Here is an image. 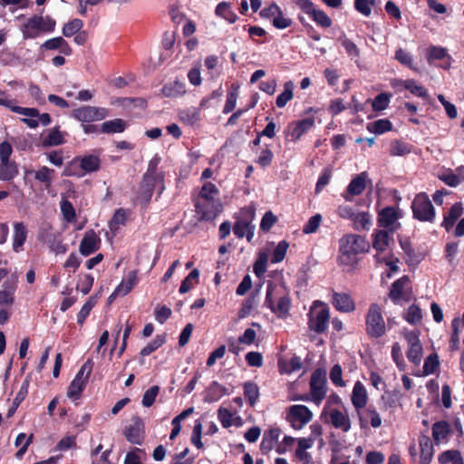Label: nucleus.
Here are the masks:
<instances>
[{
	"label": "nucleus",
	"instance_id": "8",
	"mask_svg": "<svg viewBox=\"0 0 464 464\" xmlns=\"http://www.w3.org/2000/svg\"><path fill=\"white\" fill-rule=\"evenodd\" d=\"M402 335L407 342L406 356L411 363L419 366L423 358V347L420 341V333L412 330H402Z\"/></svg>",
	"mask_w": 464,
	"mask_h": 464
},
{
	"label": "nucleus",
	"instance_id": "37",
	"mask_svg": "<svg viewBox=\"0 0 464 464\" xmlns=\"http://www.w3.org/2000/svg\"><path fill=\"white\" fill-rule=\"evenodd\" d=\"M361 414L364 417L363 425L361 424V428H366L368 422L372 428H379L382 425L381 416L373 407L361 411Z\"/></svg>",
	"mask_w": 464,
	"mask_h": 464
},
{
	"label": "nucleus",
	"instance_id": "20",
	"mask_svg": "<svg viewBox=\"0 0 464 464\" xmlns=\"http://www.w3.org/2000/svg\"><path fill=\"white\" fill-rule=\"evenodd\" d=\"M352 402L357 411L360 424L363 425L364 417L361 414V411L363 410L367 403V392L361 382H356L353 386Z\"/></svg>",
	"mask_w": 464,
	"mask_h": 464
},
{
	"label": "nucleus",
	"instance_id": "19",
	"mask_svg": "<svg viewBox=\"0 0 464 464\" xmlns=\"http://www.w3.org/2000/svg\"><path fill=\"white\" fill-rule=\"evenodd\" d=\"M367 177L368 174L366 172H362L351 180L346 190L342 194L345 201L351 202L354 196L361 195L363 192L366 187Z\"/></svg>",
	"mask_w": 464,
	"mask_h": 464
},
{
	"label": "nucleus",
	"instance_id": "41",
	"mask_svg": "<svg viewBox=\"0 0 464 464\" xmlns=\"http://www.w3.org/2000/svg\"><path fill=\"white\" fill-rule=\"evenodd\" d=\"M60 208L63 214V219L68 223H73L76 221V211L72 204L67 198H63L60 202Z\"/></svg>",
	"mask_w": 464,
	"mask_h": 464
},
{
	"label": "nucleus",
	"instance_id": "4",
	"mask_svg": "<svg viewBox=\"0 0 464 464\" xmlns=\"http://www.w3.org/2000/svg\"><path fill=\"white\" fill-rule=\"evenodd\" d=\"M55 25L56 22L51 16L34 14L22 25L21 32L24 40L35 39L42 34L53 33Z\"/></svg>",
	"mask_w": 464,
	"mask_h": 464
},
{
	"label": "nucleus",
	"instance_id": "28",
	"mask_svg": "<svg viewBox=\"0 0 464 464\" xmlns=\"http://www.w3.org/2000/svg\"><path fill=\"white\" fill-rule=\"evenodd\" d=\"M419 445L420 449V464H430L434 454L431 440L426 435H421L419 438Z\"/></svg>",
	"mask_w": 464,
	"mask_h": 464
},
{
	"label": "nucleus",
	"instance_id": "56",
	"mask_svg": "<svg viewBox=\"0 0 464 464\" xmlns=\"http://www.w3.org/2000/svg\"><path fill=\"white\" fill-rule=\"evenodd\" d=\"M83 27V22L81 19L74 18L65 24L63 28V34L65 37H71L76 34Z\"/></svg>",
	"mask_w": 464,
	"mask_h": 464
},
{
	"label": "nucleus",
	"instance_id": "2",
	"mask_svg": "<svg viewBox=\"0 0 464 464\" xmlns=\"http://www.w3.org/2000/svg\"><path fill=\"white\" fill-rule=\"evenodd\" d=\"M370 244L365 237L356 234L344 235L339 240V263L343 266H353L357 262L359 254L369 250Z\"/></svg>",
	"mask_w": 464,
	"mask_h": 464
},
{
	"label": "nucleus",
	"instance_id": "47",
	"mask_svg": "<svg viewBox=\"0 0 464 464\" xmlns=\"http://www.w3.org/2000/svg\"><path fill=\"white\" fill-rule=\"evenodd\" d=\"M302 367L301 358L293 356L289 361H279V368L282 372L292 373L299 371Z\"/></svg>",
	"mask_w": 464,
	"mask_h": 464
},
{
	"label": "nucleus",
	"instance_id": "49",
	"mask_svg": "<svg viewBox=\"0 0 464 464\" xmlns=\"http://www.w3.org/2000/svg\"><path fill=\"white\" fill-rule=\"evenodd\" d=\"M86 381L72 380L67 390V396L72 400L80 399L82 392L86 387Z\"/></svg>",
	"mask_w": 464,
	"mask_h": 464
},
{
	"label": "nucleus",
	"instance_id": "32",
	"mask_svg": "<svg viewBox=\"0 0 464 464\" xmlns=\"http://www.w3.org/2000/svg\"><path fill=\"white\" fill-rule=\"evenodd\" d=\"M312 20L323 28H329L332 25V19L322 10L313 5L306 12Z\"/></svg>",
	"mask_w": 464,
	"mask_h": 464
},
{
	"label": "nucleus",
	"instance_id": "34",
	"mask_svg": "<svg viewBox=\"0 0 464 464\" xmlns=\"http://www.w3.org/2000/svg\"><path fill=\"white\" fill-rule=\"evenodd\" d=\"M462 212L463 208L461 203L457 202L452 205L447 215L444 217L442 227H444L447 231H450L453 227L455 222L462 215Z\"/></svg>",
	"mask_w": 464,
	"mask_h": 464
},
{
	"label": "nucleus",
	"instance_id": "36",
	"mask_svg": "<svg viewBox=\"0 0 464 464\" xmlns=\"http://www.w3.org/2000/svg\"><path fill=\"white\" fill-rule=\"evenodd\" d=\"M127 124L125 121L122 119H114L111 121H104L101 125L100 131L102 133L112 134V133H121L125 130Z\"/></svg>",
	"mask_w": 464,
	"mask_h": 464
},
{
	"label": "nucleus",
	"instance_id": "1",
	"mask_svg": "<svg viewBox=\"0 0 464 464\" xmlns=\"http://www.w3.org/2000/svg\"><path fill=\"white\" fill-rule=\"evenodd\" d=\"M160 161L161 158L155 154L149 161L147 170L140 184L137 198L144 206L150 203L155 188H159V194L164 190L165 175L159 170Z\"/></svg>",
	"mask_w": 464,
	"mask_h": 464
},
{
	"label": "nucleus",
	"instance_id": "9",
	"mask_svg": "<svg viewBox=\"0 0 464 464\" xmlns=\"http://www.w3.org/2000/svg\"><path fill=\"white\" fill-rule=\"evenodd\" d=\"M205 220L215 218L223 210V205L218 197L217 187L208 182L205 183Z\"/></svg>",
	"mask_w": 464,
	"mask_h": 464
},
{
	"label": "nucleus",
	"instance_id": "48",
	"mask_svg": "<svg viewBox=\"0 0 464 464\" xmlns=\"http://www.w3.org/2000/svg\"><path fill=\"white\" fill-rule=\"evenodd\" d=\"M184 83L175 81L172 83L166 84L162 88V92L166 97H178L185 93Z\"/></svg>",
	"mask_w": 464,
	"mask_h": 464
},
{
	"label": "nucleus",
	"instance_id": "27",
	"mask_svg": "<svg viewBox=\"0 0 464 464\" xmlns=\"http://www.w3.org/2000/svg\"><path fill=\"white\" fill-rule=\"evenodd\" d=\"M27 228L23 222H15L14 224V235H13V250L16 253L23 250L27 238Z\"/></svg>",
	"mask_w": 464,
	"mask_h": 464
},
{
	"label": "nucleus",
	"instance_id": "51",
	"mask_svg": "<svg viewBox=\"0 0 464 464\" xmlns=\"http://www.w3.org/2000/svg\"><path fill=\"white\" fill-rule=\"evenodd\" d=\"M199 271L198 269H193L181 282L179 286V293L185 294L188 292L195 284L198 283Z\"/></svg>",
	"mask_w": 464,
	"mask_h": 464
},
{
	"label": "nucleus",
	"instance_id": "14",
	"mask_svg": "<svg viewBox=\"0 0 464 464\" xmlns=\"http://www.w3.org/2000/svg\"><path fill=\"white\" fill-rule=\"evenodd\" d=\"M311 400L320 405L326 394L325 374L319 370L313 372L310 381Z\"/></svg>",
	"mask_w": 464,
	"mask_h": 464
},
{
	"label": "nucleus",
	"instance_id": "21",
	"mask_svg": "<svg viewBox=\"0 0 464 464\" xmlns=\"http://www.w3.org/2000/svg\"><path fill=\"white\" fill-rule=\"evenodd\" d=\"M101 246V238L96 235L93 229L88 230L82 237L79 251L83 256H88L97 250Z\"/></svg>",
	"mask_w": 464,
	"mask_h": 464
},
{
	"label": "nucleus",
	"instance_id": "44",
	"mask_svg": "<svg viewBox=\"0 0 464 464\" xmlns=\"http://www.w3.org/2000/svg\"><path fill=\"white\" fill-rule=\"evenodd\" d=\"M439 461L440 464H464L461 454L457 450H450L442 452L439 456Z\"/></svg>",
	"mask_w": 464,
	"mask_h": 464
},
{
	"label": "nucleus",
	"instance_id": "24",
	"mask_svg": "<svg viewBox=\"0 0 464 464\" xmlns=\"http://www.w3.org/2000/svg\"><path fill=\"white\" fill-rule=\"evenodd\" d=\"M332 303L334 306L342 313H351L355 309V304L350 295L346 293L332 294Z\"/></svg>",
	"mask_w": 464,
	"mask_h": 464
},
{
	"label": "nucleus",
	"instance_id": "57",
	"mask_svg": "<svg viewBox=\"0 0 464 464\" xmlns=\"http://www.w3.org/2000/svg\"><path fill=\"white\" fill-rule=\"evenodd\" d=\"M403 88L410 91L413 95L426 98L428 96L427 91L421 85L417 84L414 80H405V82H401Z\"/></svg>",
	"mask_w": 464,
	"mask_h": 464
},
{
	"label": "nucleus",
	"instance_id": "3",
	"mask_svg": "<svg viewBox=\"0 0 464 464\" xmlns=\"http://www.w3.org/2000/svg\"><path fill=\"white\" fill-rule=\"evenodd\" d=\"M265 304L279 318L289 314L290 292L283 284H269L266 288Z\"/></svg>",
	"mask_w": 464,
	"mask_h": 464
},
{
	"label": "nucleus",
	"instance_id": "45",
	"mask_svg": "<svg viewBox=\"0 0 464 464\" xmlns=\"http://www.w3.org/2000/svg\"><path fill=\"white\" fill-rule=\"evenodd\" d=\"M227 392V388L214 382L208 389L205 401L213 402L221 399Z\"/></svg>",
	"mask_w": 464,
	"mask_h": 464
},
{
	"label": "nucleus",
	"instance_id": "22",
	"mask_svg": "<svg viewBox=\"0 0 464 464\" xmlns=\"http://www.w3.org/2000/svg\"><path fill=\"white\" fill-rule=\"evenodd\" d=\"M392 243V233L384 230L377 231L374 234L372 247L380 257L390 256V246Z\"/></svg>",
	"mask_w": 464,
	"mask_h": 464
},
{
	"label": "nucleus",
	"instance_id": "6",
	"mask_svg": "<svg viewBox=\"0 0 464 464\" xmlns=\"http://www.w3.org/2000/svg\"><path fill=\"white\" fill-rule=\"evenodd\" d=\"M308 326L311 331L317 334L324 333L329 324V309L319 301L314 302L308 314Z\"/></svg>",
	"mask_w": 464,
	"mask_h": 464
},
{
	"label": "nucleus",
	"instance_id": "17",
	"mask_svg": "<svg viewBox=\"0 0 464 464\" xmlns=\"http://www.w3.org/2000/svg\"><path fill=\"white\" fill-rule=\"evenodd\" d=\"M314 126V118L308 117L297 121H294L289 124L287 129V137L291 139L292 141H297L301 139V137L310 130Z\"/></svg>",
	"mask_w": 464,
	"mask_h": 464
},
{
	"label": "nucleus",
	"instance_id": "53",
	"mask_svg": "<svg viewBox=\"0 0 464 464\" xmlns=\"http://www.w3.org/2000/svg\"><path fill=\"white\" fill-rule=\"evenodd\" d=\"M244 395L251 406H254L259 397V389L252 382H247L244 385Z\"/></svg>",
	"mask_w": 464,
	"mask_h": 464
},
{
	"label": "nucleus",
	"instance_id": "13",
	"mask_svg": "<svg viewBox=\"0 0 464 464\" xmlns=\"http://www.w3.org/2000/svg\"><path fill=\"white\" fill-rule=\"evenodd\" d=\"M72 116L82 124L102 121L108 116V110L94 106H82L72 111Z\"/></svg>",
	"mask_w": 464,
	"mask_h": 464
},
{
	"label": "nucleus",
	"instance_id": "62",
	"mask_svg": "<svg viewBox=\"0 0 464 464\" xmlns=\"http://www.w3.org/2000/svg\"><path fill=\"white\" fill-rule=\"evenodd\" d=\"M374 5V0H355L354 8L362 15L368 17L372 14V7Z\"/></svg>",
	"mask_w": 464,
	"mask_h": 464
},
{
	"label": "nucleus",
	"instance_id": "43",
	"mask_svg": "<svg viewBox=\"0 0 464 464\" xmlns=\"http://www.w3.org/2000/svg\"><path fill=\"white\" fill-rule=\"evenodd\" d=\"M216 14L224 18L230 24L237 21V15L232 11L230 5L227 2H221L216 7Z\"/></svg>",
	"mask_w": 464,
	"mask_h": 464
},
{
	"label": "nucleus",
	"instance_id": "63",
	"mask_svg": "<svg viewBox=\"0 0 464 464\" xmlns=\"http://www.w3.org/2000/svg\"><path fill=\"white\" fill-rule=\"evenodd\" d=\"M238 96L237 87H232V89L228 92L227 95L226 103L223 109L224 113H228L232 111L237 104V100Z\"/></svg>",
	"mask_w": 464,
	"mask_h": 464
},
{
	"label": "nucleus",
	"instance_id": "31",
	"mask_svg": "<svg viewBox=\"0 0 464 464\" xmlns=\"http://www.w3.org/2000/svg\"><path fill=\"white\" fill-rule=\"evenodd\" d=\"M202 106H203V100L200 101V102H199V108H188V109L181 111L179 112L180 120L183 122H185L190 126H195V125L199 126V122L201 120L200 108Z\"/></svg>",
	"mask_w": 464,
	"mask_h": 464
},
{
	"label": "nucleus",
	"instance_id": "5",
	"mask_svg": "<svg viewBox=\"0 0 464 464\" xmlns=\"http://www.w3.org/2000/svg\"><path fill=\"white\" fill-rule=\"evenodd\" d=\"M365 329L372 338H380L386 333V324L382 308L377 304H372L365 316Z\"/></svg>",
	"mask_w": 464,
	"mask_h": 464
},
{
	"label": "nucleus",
	"instance_id": "60",
	"mask_svg": "<svg viewBox=\"0 0 464 464\" xmlns=\"http://www.w3.org/2000/svg\"><path fill=\"white\" fill-rule=\"evenodd\" d=\"M94 278L90 274H85L80 276L79 281L76 285V289L81 291L83 295H87L90 293L92 285H93Z\"/></svg>",
	"mask_w": 464,
	"mask_h": 464
},
{
	"label": "nucleus",
	"instance_id": "39",
	"mask_svg": "<svg viewBox=\"0 0 464 464\" xmlns=\"http://www.w3.org/2000/svg\"><path fill=\"white\" fill-rule=\"evenodd\" d=\"M295 84L292 81L285 82L284 84V92L280 93L276 101L278 108H284L286 103L294 97Z\"/></svg>",
	"mask_w": 464,
	"mask_h": 464
},
{
	"label": "nucleus",
	"instance_id": "64",
	"mask_svg": "<svg viewBox=\"0 0 464 464\" xmlns=\"http://www.w3.org/2000/svg\"><path fill=\"white\" fill-rule=\"evenodd\" d=\"M287 248H288V243L285 240L280 241L272 254L271 262L272 263H279V262L283 261V259L285 256Z\"/></svg>",
	"mask_w": 464,
	"mask_h": 464
},
{
	"label": "nucleus",
	"instance_id": "30",
	"mask_svg": "<svg viewBox=\"0 0 464 464\" xmlns=\"http://www.w3.org/2000/svg\"><path fill=\"white\" fill-rule=\"evenodd\" d=\"M19 174L18 164L15 161H0V180L11 181Z\"/></svg>",
	"mask_w": 464,
	"mask_h": 464
},
{
	"label": "nucleus",
	"instance_id": "42",
	"mask_svg": "<svg viewBox=\"0 0 464 464\" xmlns=\"http://www.w3.org/2000/svg\"><path fill=\"white\" fill-rule=\"evenodd\" d=\"M101 160L98 156L87 155L80 160V167L86 172H94L100 169Z\"/></svg>",
	"mask_w": 464,
	"mask_h": 464
},
{
	"label": "nucleus",
	"instance_id": "29",
	"mask_svg": "<svg viewBox=\"0 0 464 464\" xmlns=\"http://www.w3.org/2000/svg\"><path fill=\"white\" fill-rule=\"evenodd\" d=\"M450 433V427L447 421H438L432 426V438L437 445L446 443Z\"/></svg>",
	"mask_w": 464,
	"mask_h": 464
},
{
	"label": "nucleus",
	"instance_id": "38",
	"mask_svg": "<svg viewBox=\"0 0 464 464\" xmlns=\"http://www.w3.org/2000/svg\"><path fill=\"white\" fill-rule=\"evenodd\" d=\"M129 210L124 208L117 209L111 219L109 221V227L111 231L117 232L121 226H124L127 222Z\"/></svg>",
	"mask_w": 464,
	"mask_h": 464
},
{
	"label": "nucleus",
	"instance_id": "12",
	"mask_svg": "<svg viewBox=\"0 0 464 464\" xmlns=\"http://www.w3.org/2000/svg\"><path fill=\"white\" fill-rule=\"evenodd\" d=\"M323 414L328 415L329 422L337 430L348 432L351 430V420L347 410L342 408H329L325 406Z\"/></svg>",
	"mask_w": 464,
	"mask_h": 464
},
{
	"label": "nucleus",
	"instance_id": "55",
	"mask_svg": "<svg viewBox=\"0 0 464 464\" xmlns=\"http://www.w3.org/2000/svg\"><path fill=\"white\" fill-rule=\"evenodd\" d=\"M403 317L409 324L414 325L421 322L422 313L418 305L412 304L408 308Z\"/></svg>",
	"mask_w": 464,
	"mask_h": 464
},
{
	"label": "nucleus",
	"instance_id": "18",
	"mask_svg": "<svg viewBox=\"0 0 464 464\" xmlns=\"http://www.w3.org/2000/svg\"><path fill=\"white\" fill-rule=\"evenodd\" d=\"M398 219L399 214L396 208L387 207L379 212L378 224L392 234L399 227Z\"/></svg>",
	"mask_w": 464,
	"mask_h": 464
},
{
	"label": "nucleus",
	"instance_id": "33",
	"mask_svg": "<svg viewBox=\"0 0 464 464\" xmlns=\"http://www.w3.org/2000/svg\"><path fill=\"white\" fill-rule=\"evenodd\" d=\"M29 384H30L29 378L26 377L24 379V381L23 382V383L20 387V390L16 393V396L13 401L12 406L7 411V414H6L7 418H11L15 413V411H16L17 408L19 407V405L21 404V402L26 398V396L28 394Z\"/></svg>",
	"mask_w": 464,
	"mask_h": 464
},
{
	"label": "nucleus",
	"instance_id": "25",
	"mask_svg": "<svg viewBox=\"0 0 464 464\" xmlns=\"http://www.w3.org/2000/svg\"><path fill=\"white\" fill-rule=\"evenodd\" d=\"M427 60L430 64H434L436 61H442L440 66L443 69H448L450 65L447 50L440 46H430L427 50Z\"/></svg>",
	"mask_w": 464,
	"mask_h": 464
},
{
	"label": "nucleus",
	"instance_id": "59",
	"mask_svg": "<svg viewBox=\"0 0 464 464\" xmlns=\"http://www.w3.org/2000/svg\"><path fill=\"white\" fill-rule=\"evenodd\" d=\"M392 94L382 92L378 94L372 102L373 111H380L385 110L390 103Z\"/></svg>",
	"mask_w": 464,
	"mask_h": 464
},
{
	"label": "nucleus",
	"instance_id": "10",
	"mask_svg": "<svg viewBox=\"0 0 464 464\" xmlns=\"http://www.w3.org/2000/svg\"><path fill=\"white\" fill-rule=\"evenodd\" d=\"M241 217L236 221L233 232L237 238L246 237L250 242L254 237L255 225L253 220L255 218V211L250 208H244L240 212Z\"/></svg>",
	"mask_w": 464,
	"mask_h": 464
},
{
	"label": "nucleus",
	"instance_id": "54",
	"mask_svg": "<svg viewBox=\"0 0 464 464\" xmlns=\"http://www.w3.org/2000/svg\"><path fill=\"white\" fill-rule=\"evenodd\" d=\"M439 365V359L436 353L430 354L424 361L422 372L416 373L418 376L430 375L434 373Z\"/></svg>",
	"mask_w": 464,
	"mask_h": 464
},
{
	"label": "nucleus",
	"instance_id": "61",
	"mask_svg": "<svg viewBox=\"0 0 464 464\" xmlns=\"http://www.w3.org/2000/svg\"><path fill=\"white\" fill-rule=\"evenodd\" d=\"M160 388L157 385L151 386L148 389L142 397L141 403L144 407L149 408L155 402L156 397L158 396Z\"/></svg>",
	"mask_w": 464,
	"mask_h": 464
},
{
	"label": "nucleus",
	"instance_id": "7",
	"mask_svg": "<svg viewBox=\"0 0 464 464\" xmlns=\"http://www.w3.org/2000/svg\"><path fill=\"white\" fill-rule=\"evenodd\" d=\"M411 209L413 218L421 222L432 223L435 219V208L425 193H419L415 196Z\"/></svg>",
	"mask_w": 464,
	"mask_h": 464
},
{
	"label": "nucleus",
	"instance_id": "26",
	"mask_svg": "<svg viewBox=\"0 0 464 464\" xmlns=\"http://www.w3.org/2000/svg\"><path fill=\"white\" fill-rule=\"evenodd\" d=\"M138 283L137 271H130L126 277L122 279L121 284L115 288L112 295H127Z\"/></svg>",
	"mask_w": 464,
	"mask_h": 464
},
{
	"label": "nucleus",
	"instance_id": "58",
	"mask_svg": "<svg viewBox=\"0 0 464 464\" xmlns=\"http://www.w3.org/2000/svg\"><path fill=\"white\" fill-rule=\"evenodd\" d=\"M63 143V138L58 128L52 130L48 135L43 140L44 147L57 146Z\"/></svg>",
	"mask_w": 464,
	"mask_h": 464
},
{
	"label": "nucleus",
	"instance_id": "16",
	"mask_svg": "<svg viewBox=\"0 0 464 464\" xmlns=\"http://www.w3.org/2000/svg\"><path fill=\"white\" fill-rule=\"evenodd\" d=\"M409 278L402 276L392 285L389 296L393 303L399 304L401 301L410 300L411 293L409 291Z\"/></svg>",
	"mask_w": 464,
	"mask_h": 464
},
{
	"label": "nucleus",
	"instance_id": "40",
	"mask_svg": "<svg viewBox=\"0 0 464 464\" xmlns=\"http://www.w3.org/2000/svg\"><path fill=\"white\" fill-rule=\"evenodd\" d=\"M355 230H368L371 227L372 218L368 212L355 213L352 219Z\"/></svg>",
	"mask_w": 464,
	"mask_h": 464
},
{
	"label": "nucleus",
	"instance_id": "35",
	"mask_svg": "<svg viewBox=\"0 0 464 464\" xmlns=\"http://www.w3.org/2000/svg\"><path fill=\"white\" fill-rule=\"evenodd\" d=\"M26 173H34V179L43 183L45 188L48 189L52 185L55 170L46 166H43L35 171L28 170Z\"/></svg>",
	"mask_w": 464,
	"mask_h": 464
},
{
	"label": "nucleus",
	"instance_id": "46",
	"mask_svg": "<svg viewBox=\"0 0 464 464\" xmlns=\"http://www.w3.org/2000/svg\"><path fill=\"white\" fill-rule=\"evenodd\" d=\"M392 128V122L387 119H381L377 120L374 122L369 123L367 125V130L370 132L375 133V134H383L384 132H387L391 130Z\"/></svg>",
	"mask_w": 464,
	"mask_h": 464
},
{
	"label": "nucleus",
	"instance_id": "50",
	"mask_svg": "<svg viewBox=\"0 0 464 464\" xmlns=\"http://www.w3.org/2000/svg\"><path fill=\"white\" fill-rule=\"evenodd\" d=\"M165 341L166 339L164 335L157 334L151 342H150L146 346H144L140 350V355L143 357L149 356L153 352L161 347L165 343Z\"/></svg>",
	"mask_w": 464,
	"mask_h": 464
},
{
	"label": "nucleus",
	"instance_id": "15",
	"mask_svg": "<svg viewBox=\"0 0 464 464\" xmlns=\"http://www.w3.org/2000/svg\"><path fill=\"white\" fill-rule=\"evenodd\" d=\"M132 423L124 430L126 440L131 444L141 445L145 435V426L142 419L135 415L131 418Z\"/></svg>",
	"mask_w": 464,
	"mask_h": 464
},
{
	"label": "nucleus",
	"instance_id": "11",
	"mask_svg": "<svg viewBox=\"0 0 464 464\" xmlns=\"http://www.w3.org/2000/svg\"><path fill=\"white\" fill-rule=\"evenodd\" d=\"M286 420L295 430L303 429L313 419L312 411L304 405H292L286 411Z\"/></svg>",
	"mask_w": 464,
	"mask_h": 464
},
{
	"label": "nucleus",
	"instance_id": "52",
	"mask_svg": "<svg viewBox=\"0 0 464 464\" xmlns=\"http://www.w3.org/2000/svg\"><path fill=\"white\" fill-rule=\"evenodd\" d=\"M392 358L398 369L401 372L406 370V362L401 351V346L399 343H394L392 346Z\"/></svg>",
	"mask_w": 464,
	"mask_h": 464
},
{
	"label": "nucleus",
	"instance_id": "23",
	"mask_svg": "<svg viewBox=\"0 0 464 464\" xmlns=\"http://www.w3.org/2000/svg\"><path fill=\"white\" fill-rule=\"evenodd\" d=\"M280 434L281 430L277 427H272L265 430L260 443V450L263 454H267L272 450H276L279 444Z\"/></svg>",
	"mask_w": 464,
	"mask_h": 464
}]
</instances>
